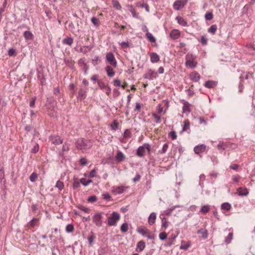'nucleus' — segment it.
<instances>
[{
  "label": "nucleus",
  "mask_w": 255,
  "mask_h": 255,
  "mask_svg": "<svg viewBox=\"0 0 255 255\" xmlns=\"http://www.w3.org/2000/svg\"><path fill=\"white\" fill-rule=\"evenodd\" d=\"M75 145L78 149H86L91 147L92 143L90 140L81 138L77 140Z\"/></svg>",
  "instance_id": "obj_1"
},
{
  "label": "nucleus",
  "mask_w": 255,
  "mask_h": 255,
  "mask_svg": "<svg viewBox=\"0 0 255 255\" xmlns=\"http://www.w3.org/2000/svg\"><path fill=\"white\" fill-rule=\"evenodd\" d=\"M120 214L117 212H113L108 219V224L110 226L117 225V222L120 219Z\"/></svg>",
  "instance_id": "obj_2"
},
{
  "label": "nucleus",
  "mask_w": 255,
  "mask_h": 255,
  "mask_svg": "<svg viewBox=\"0 0 255 255\" xmlns=\"http://www.w3.org/2000/svg\"><path fill=\"white\" fill-rule=\"evenodd\" d=\"M191 58L192 59L195 58V56L193 54H191L190 55L187 54L186 55L185 65L187 67H188L191 69H193L196 67L197 62L194 61L193 60H191Z\"/></svg>",
  "instance_id": "obj_3"
},
{
  "label": "nucleus",
  "mask_w": 255,
  "mask_h": 255,
  "mask_svg": "<svg viewBox=\"0 0 255 255\" xmlns=\"http://www.w3.org/2000/svg\"><path fill=\"white\" fill-rule=\"evenodd\" d=\"M49 139L52 144L54 145H59L63 143V139L57 134H53L49 136Z\"/></svg>",
  "instance_id": "obj_4"
},
{
  "label": "nucleus",
  "mask_w": 255,
  "mask_h": 255,
  "mask_svg": "<svg viewBox=\"0 0 255 255\" xmlns=\"http://www.w3.org/2000/svg\"><path fill=\"white\" fill-rule=\"evenodd\" d=\"M103 214V212L98 213L95 214L93 216V222L97 227H100L102 226V215Z\"/></svg>",
  "instance_id": "obj_5"
},
{
  "label": "nucleus",
  "mask_w": 255,
  "mask_h": 255,
  "mask_svg": "<svg viewBox=\"0 0 255 255\" xmlns=\"http://www.w3.org/2000/svg\"><path fill=\"white\" fill-rule=\"evenodd\" d=\"M106 60L111 65L114 67H117V62L113 53L109 52L107 54Z\"/></svg>",
  "instance_id": "obj_6"
},
{
  "label": "nucleus",
  "mask_w": 255,
  "mask_h": 255,
  "mask_svg": "<svg viewBox=\"0 0 255 255\" xmlns=\"http://www.w3.org/2000/svg\"><path fill=\"white\" fill-rule=\"evenodd\" d=\"M45 105L48 109L54 108L57 106V102L53 96H49L47 98Z\"/></svg>",
  "instance_id": "obj_7"
},
{
  "label": "nucleus",
  "mask_w": 255,
  "mask_h": 255,
  "mask_svg": "<svg viewBox=\"0 0 255 255\" xmlns=\"http://www.w3.org/2000/svg\"><path fill=\"white\" fill-rule=\"evenodd\" d=\"M187 1V0H176L173 3V8L175 10H179L184 7Z\"/></svg>",
  "instance_id": "obj_8"
},
{
  "label": "nucleus",
  "mask_w": 255,
  "mask_h": 255,
  "mask_svg": "<svg viewBox=\"0 0 255 255\" xmlns=\"http://www.w3.org/2000/svg\"><path fill=\"white\" fill-rule=\"evenodd\" d=\"M157 77V73L155 71L149 69L146 73L143 75V78L149 80H152L153 78H156Z\"/></svg>",
  "instance_id": "obj_9"
},
{
  "label": "nucleus",
  "mask_w": 255,
  "mask_h": 255,
  "mask_svg": "<svg viewBox=\"0 0 255 255\" xmlns=\"http://www.w3.org/2000/svg\"><path fill=\"white\" fill-rule=\"evenodd\" d=\"M37 79L40 81L42 86L46 85V78L44 74V71L43 69L40 70H37Z\"/></svg>",
  "instance_id": "obj_10"
},
{
  "label": "nucleus",
  "mask_w": 255,
  "mask_h": 255,
  "mask_svg": "<svg viewBox=\"0 0 255 255\" xmlns=\"http://www.w3.org/2000/svg\"><path fill=\"white\" fill-rule=\"evenodd\" d=\"M87 89H80L77 99L80 101L84 100L87 97Z\"/></svg>",
  "instance_id": "obj_11"
},
{
  "label": "nucleus",
  "mask_w": 255,
  "mask_h": 255,
  "mask_svg": "<svg viewBox=\"0 0 255 255\" xmlns=\"http://www.w3.org/2000/svg\"><path fill=\"white\" fill-rule=\"evenodd\" d=\"M206 146L205 144H202L194 147V151L195 153L199 154L204 152L206 150Z\"/></svg>",
  "instance_id": "obj_12"
},
{
  "label": "nucleus",
  "mask_w": 255,
  "mask_h": 255,
  "mask_svg": "<svg viewBox=\"0 0 255 255\" xmlns=\"http://www.w3.org/2000/svg\"><path fill=\"white\" fill-rule=\"evenodd\" d=\"M145 248V243L144 241L141 240L137 242L135 251L138 252H142Z\"/></svg>",
  "instance_id": "obj_13"
},
{
  "label": "nucleus",
  "mask_w": 255,
  "mask_h": 255,
  "mask_svg": "<svg viewBox=\"0 0 255 255\" xmlns=\"http://www.w3.org/2000/svg\"><path fill=\"white\" fill-rule=\"evenodd\" d=\"M145 148L144 146V144L143 145L140 146L136 149V155L139 157H143L145 155Z\"/></svg>",
  "instance_id": "obj_14"
},
{
  "label": "nucleus",
  "mask_w": 255,
  "mask_h": 255,
  "mask_svg": "<svg viewBox=\"0 0 255 255\" xmlns=\"http://www.w3.org/2000/svg\"><path fill=\"white\" fill-rule=\"evenodd\" d=\"M189 77L190 80L194 82H198L201 78L200 74L197 72L191 73L189 75Z\"/></svg>",
  "instance_id": "obj_15"
},
{
  "label": "nucleus",
  "mask_w": 255,
  "mask_h": 255,
  "mask_svg": "<svg viewBox=\"0 0 255 255\" xmlns=\"http://www.w3.org/2000/svg\"><path fill=\"white\" fill-rule=\"evenodd\" d=\"M127 7L128 9L131 13L133 17L140 19V17L139 16L138 13L136 12L135 9L132 5H127Z\"/></svg>",
  "instance_id": "obj_16"
},
{
  "label": "nucleus",
  "mask_w": 255,
  "mask_h": 255,
  "mask_svg": "<svg viewBox=\"0 0 255 255\" xmlns=\"http://www.w3.org/2000/svg\"><path fill=\"white\" fill-rule=\"evenodd\" d=\"M169 35L171 39L176 40L180 36V32L178 29H173L170 32Z\"/></svg>",
  "instance_id": "obj_17"
},
{
  "label": "nucleus",
  "mask_w": 255,
  "mask_h": 255,
  "mask_svg": "<svg viewBox=\"0 0 255 255\" xmlns=\"http://www.w3.org/2000/svg\"><path fill=\"white\" fill-rule=\"evenodd\" d=\"M136 231L144 237H146L147 234L150 232L149 230L142 226L138 227Z\"/></svg>",
  "instance_id": "obj_18"
},
{
  "label": "nucleus",
  "mask_w": 255,
  "mask_h": 255,
  "mask_svg": "<svg viewBox=\"0 0 255 255\" xmlns=\"http://www.w3.org/2000/svg\"><path fill=\"white\" fill-rule=\"evenodd\" d=\"M183 106L182 108V112L183 113H185L186 112L190 113L191 110L190 108L191 105L188 101L183 100Z\"/></svg>",
  "instance_id": "obj_19"
},
{
  "label": "nucleus",
  "mask_w": 255,
  "mask_h": 255,
  "mask_svg": "<svg viewBox=\"0 0 255 255\" xmlns=\"http://www.w3.org/2000/svg\"><path fill=\"white\" fill-rule=\"evenodd\" d=\"M237 193L240 196H245L249 194V191L246 187H239L237 189Z\"/></svg>",
  "instance_id": "obj_20"
},
{
  "label": "nucleus",
  "mask_w": 255,
  "mask_h": 255,
  "mask_svg": "<svg viewBox=\"0 0 255 255\" xmlns=\"http://www.w3.org/2000/svg\"><path fill=\"white\" fill-rule=\"evenodd\" d=\"M124 186H113L112 192L117 194H121L124 192Z\"/></svg>",
  "instance_id": "obj_21"
},
{
  "label": "nucleus",
  "mask_w": 255,
  "mask_h": 255,
  "mask_svg": "<svg viewBox=\"0 0 255 255\" xmlns=\"http://www.w3.org/2000/svg\"><path fill=\"white\" fill-rule=\"evenodd\" d=\"M218 82L215 81L208 80L205 83L204 86L207 88H213L217 85Z\"/></svg>",
  "instance_id": "obj_22"
},
{
  "label": "nucleus",
  "mask_w": 255,
  "mask_h": 255,
  "mask_svg": "<svg viewBox=\"0 0 255 255\" xmlns=\"http://www.w3.org/2000/svg\"><path fill=\"white\" fill-rule=\"evenodd\" d=\"M156 219V215L155 212L151 213L148 218V223L149 225H152L155 223Z\"/></svg>",
  "instance_id": "obj_23"
},
{
  "label": "nucleus",
  "mask_w": 255,
  "mask_h": 255,
  "mask_svg": "<svg viewBox=\"0 0 255 255\" xmlns=\"http://www.w3.org/2000/svg\"><path fill=\"white\" fill-rule=\"evenodd\" d=\"M197 234H202V238L203 239L205 240L208 238V233L207 229L201 228L197 231Z\"/></svg>",
  "instance_id": "obj_24"
},
{
  "label": "nucleus",
  "mask_w": 255,
  "mask_h": 255,
  "mask_svg": "<svg viewBox=\"0 0 255 255\" xmlns=\"http://www.w3.org/2000/svg\"><path fill=\"white\" fill-rule=\"evenodd\" d=\"M150 61L153 63H156L159 61V55L155 52H151L150 54Z\"/></svg>",
  "instance_id": "obj_25"
},
{
  "label": "nucleus",
  "mask_w": 255,
  "mask_h": 255,
  "mask_svg": "<svg viewBox=\"0 0 255 255\" xmlns=\"http://www.w3.org/2000/svg\"><path fill=\"white\" fill-rule=\"evenodd\" d=\"M125 158L124 154L120 150H118L115 156V159L117 161L120 162L123 161Z\"/></svg>",
  "instance_id": "obj_26"
},
{
  "label": "nucleus",
  "mask_w": 255,
  "mask_h": 255,
  "mask_svg": "<svg viewBox=\"0 0 255 255\" xmlns=\"http://www.w3.org/2000/svg\"><path fill=\"white\" fill-rule=\"evenodd\" d=\"M159 218L161 219V227L166 229L169 226V223L167 221L165 217H163L162 215H160Z\"/></svg>",
  "instance_id": "obj_27"
},
{
  "label": "nucleus",
  "mask_w": 255,
  "mask_h": 255,
  "mask_svg": "<svg viewBox=\"0 0 255 255\" xmlns=\"http://www.w3.org/2000/svg\"><path fill=\"white\" fill-rule=\"evenodd\" d=\"M105 70L107 72V75L110 77H113L115 74V72L112 67L110 66H107L105 67Z\"/></svg>",
  "instance_id": "obj_28"
},
{
  "label": "nucleus",
  "mask_w": 255,
  "mask_h": 255,
  "mask_svg": "<svg viewBox=\"0 0 255 255\" xmlns=\"http://www.w3.org/2000/svg\"><path fill=\"white\" fill-rule=\"evenodd\" d=\"M96 239V236H95L94 233L93 232H91V235H89L88 237V241L89 243V246L91 247L93 246V242Z\"/></svg>",
  "instance_id": "obj_29"
},
{
  "label": "nucleus",
  "mask_w": 255,
  "mask_h": 255,
  "mask_svg": "<svg viewBox=\"0 0 255 255\" xmlns=\"http://www.w3.org/2000/svg\"><path fill=\"white\" fill-rule=\"evenodd\" d=\"M176 20H177L178 23L184 26H187V21L183 18L182 17L178 16L176 17Z\"/></svg>",
  "instance_id": "obj_30"
},
{
  "label": "nucleus",
  "mask_w": 255,
  "mask_h": 255,
  "mask_svg": "<svg viewBox=\"0 0 255 255\" xmlns=\"http://www.w3.org/2000/svg\"><path fill=\"white\" fill-rule=\"evenodd\" d=\"M24 129L27 132H31L34 135L36 131L35 128L32 125H26L24 127Z\"/></svg>",
  "instance_id": "obj_31"
},
{
  "label": "nucleus",
  "mask_w": 255,
  "mask_h": 255,
  "mask_svg": "<svg viewBox=\"0 0 255 255\" xmlns=\"http://www.w3.org/2000/svg\"><path fill=\"white\" fill-rule=\"evenodd\" d=\"M23 36L26 40L32 39L34 37L33 34L30 31H24Z\"/></svg>",
  "instance_id": "obj_32"
},
{
  "label": "nucleus",
  "mask_w": 255,
  "mask_h": 255,
  "mask_svg": "<svg viewBox=\"0 0 255 255\" xmlns=\"http://www.w3.org/2000/svg\"><path fill=\"white\" fill-rule=\"evenodd\" d=\"M232 208L231 205L228 202H225L221 205V208L223 210L228 211Z\"/></svg>",
  "instance_id": "obj_33"
},
{
  "label": "nucleus",
  "mask_w": 255,
  "mask_h": 255,
  "mask_svg": "<svg viewBox=\"0 0 255 255\" xmlns=\"http://www.w3.org/2000/svg\"><path fill=\"white\" fill-rule=\"evenodd\" d=\"M146 38L151 43H156V39L150 32H147L145 34Z\"/></svg>",
  "instance_id": "obj_34"
},
{
  "label": "nucleus",
  "mask_w": 255,
  "mask_h": 255,
  "mask_svg": "<svg viewBox=\"0 0 255 255\" xmlns=\"http://www.w3.org/2000/svg\"><path fill=\"white\" fill-rule=\"evenodd\" d=\"M64 62L66 65L69 66L71 69H73L75 68L74 61L71 59H64Z\"/></svg>",
  "instance_id": "obj_35"
},
{
  "label": "nucleus",
  "mask_w": 255,
  "mask_h": 255,
  "mask_svg": "<svg viewBox=\"0 0 255 255\" xmlns=\"http://www.w3.org/2000/svg\"><path fill=\"white\" fill-rule=\"evenodd\" d=\"M210 210V207L209 205H204L201 207L200 212L204 214H206L209 212Z\"/></svg>",
  "instance_id": "obj_36"
},
{
  "label": "nucleus",
  "mask_w": 255,
  "mask_h": 255,
  "mask_svg": "<svg viewBox=\"0 0 255 255\" xmlns=\"http://www.w3.org/2000/svg\"><path fill=\"white\" fill-rule=\"evenodd\" d=\"M62 42L64 44L71 46L73 43V38L72 37H68L63 39Z\"/></svg>",
  "instance_id": "obj_37"
},
{
  "label": "nucleus",
  "mask_w": 255,
  "mask_h": 255,
  "mask_svg": "<svg viewBox=\"0 0 255 255\" xmlns=\"http://www.w3.org/2000/svg\"><path fill=\"white\" fill-rule=\"evenodd\" d=\"M80 182L77 178H74L72 187L74 190L77 189L80 187Z\"/></svg>",
  "instance_id": "obj_38"
},
{
  "label": "nucleus",
  "mask_w": 255,
  "mask_h": 255,
  "mask_svg": "<svg viewBox=\"0 0 255 255\" xmlns=\"http://www.w3.org/2000/svg\"><path fill=\"white\" fill-rule=\"evenodd\" d=\"M112 3L113 5V7L117 10H121L122 8V6L119 3V2L117 0H112Z\"/></svg>",
  "instance_id": "obj_39"
},
{
  "label": "nucleus",
  "mask_w": 255,
  "mask_h": 255,
  "mask_svg": "<svg viewBox=\"0 0 255 255\" xmlns=\"http://www.w3.org/2000/svg\"><path fill=\"white\" fill-rule=\"evenodd\" d=\"M217 26L216 24L212 25L208 30V32L212 35H214L217 31Z\"/></svg>",
  "instance_id": "obj_40"
},
{
  "label": "nucleus",
  "mask_w": 255,
  "mask_h": 255,
  "mask_svg": "<svg viewBox=\"0 0 255 255\" xmlns=\"http://www.w3.org/2000/svg\"><path fill=\"white\" fill-rule=\"evenodd\" d=\"M119 123L117 120H114L110 125V128L112 130H116L118 129Z\"/></svg>",
  "instance_id": "obj_41"
},
{
  "label": "nucleus",
  "mask_w": 255,
  "mask_h": 255,
  "mask_svg": "<svg viewBox=\"0 0 255 255\" xmlns=\"http://www.w3.org/2000/svg\"><path fill=\"white\" fill-rule=\"evenodd\" d=\"M120 229L122 233H126L128 230V224L127 223H123L121 225Z\"/></svg>",
  "instance_id": "obj_42"
},
{
  "label": "nucleus",
  "mask_w": 255,
  "mask_h": 255,
  "mask_svg": "<svg viewBox=\"0 0 255 255\" xmlns=\"http://www.w3.org/2000/svg\"><path fill=\"white\" fill-rule=\"evenodd\" d=\"M39 221L38 218H33L28 223V226L30 228H33L35 226V223Z\"/></svg>",
  "instance_id": "obj_43"
},
{
  "label": "nucleus",
  "mask_w": 255,
  "mask_h": 255,
  "mask_svg": "<svg viewBox=\"0 0 255 255\" xmlns=\"http://www.w3.org/2000/svg\"><path fill=\"white\" fill-rule=\"evenodd\" d=\"M91 22L95 26H98L100 24V22L99 19L95 16H93L92 17Z\"/></svg>",
  "instance_id": "obj_44"
},
{
  "label": "nucleus",
  "mask_w": 255,
  "mask_h": 255,
  "mask_svg": "<svg viewBox=\"0 0 255 255\" xmlns=\"http://www.w3.org/2000/svg\"><path fill=\"white\" fill-rule=\"evenodd\" d=\"M64 185L63 182L58 180L56 183L55 187L57 188L59 190H62L64 188Z\"/></svg>",
  "instance_id": "obj_45"
},
{
  "label": "nucleus",
  "mask_w": 255,
  "mask_h": 255,
  "mask_svg": "<svg viewBox=\"0 0 255 255\" xmlns=\"http://www.w3.org/2000/svg\"><path fill=\"white\" fill-rule=\"evenodd\" d=\"M74 229V226L73 224H68L66 227V232L68 233H71L73 232Z\"/></svg>",
  "instance_id": "obj_46"
},
{
  "label": "nucleus",
  "mask_w": 255,
  "mask_h": 255,
  "mask_svg": "<svg viewBox=\"0 0 255 255\" xmlns=\"http://www.w3.org/2000/svg\"><path fill=\"white\" fill-rule=\"evenodd\" d=\"M48 115L50 117H56L57 112L54 110V108L49 109Z\"/></svg>",
  "instance_id": "obj_47"
},
{
  "label": "nucleus",
  "mask_w": 255,
  "mask_h": 255,
  "mask_svg": "<svg viewBox=\"0 0 255 255\" xmlns=\"http://www.w3.org/2000/svg\"><path fill=\"white\" fill-rule=\"evenodd\" d=\"M233 234L232 233H230L226 237L225 240V243L227 244H229L231 243L233 239Z\"/></svg>",
  "instance_id": "obj_48"
},
{
  "label": "nucleus",
  "mask_w": 255,
  "mask_h": 255,
  "mask_svg": "<svg viewBox=\"0 0 255 255\" xmlns=\"http://www.w3.org/2000/svg\"><path fill=\"white\" fill-rule=\"evenodd\" d=\"M189 126H190V123H189V121L188 120L185 121L184 122V125L183 126L182 130L181 132L186 131L187 129V128H189Z\"/></svg>",
  "instance_id": "obj_49"
},
{
  "label": "nucleus",
  "mask_w": 255,
  "mask_h": 255,
  "mask_svg": "<svg viewBox=\"0 0 255 255\" xmlns=\"http://www.w3.org/2000/svg\"><path fill=\"white\" fill-rule=\"evenodd\" d=\"M159 238L161 241H165L167 238V234L165 232H161L159 235Z\"/></svg>",
  "instance_id": "obj_50"
},
{
  "label": "nucleus",
  "mask_w": 255,
  "mask_h": 255,
  "mask_svg": "<svg viewBox=\"0 0 255 255\" xmlns=\"http://www.w3.org/2000/svg\"><path fill=\"white\" fill-rule=\"evenodd\" d=\"M213 18V14L212 12H207L205 15V18L206 20H211Z\"/></svg>",
  "instance_id": "obj_51"
},
{
  "label": "nucleus",
  "mask_w": 255,
  "mask_h": 255,
  "mask_svg": "<svg viewBox=\"0 0 255 255\" xmlns=\"http://www.w3.org/2000/svg\"><path fill=\"white\" fill-rule=\"evenodd\" d=\"M168 148V144L167 143H165L163 144L161 150H159L158 151V152L160 154L165 153L166 152Z\"/></svg>",
  "instance_id": "obj_52"
},
{
  "label": "nucleus",
  "mask_w": 255,
  "mask_h": 255,
  "mask_svg": "<svg viewBox=\"0 0 255 255\" xmlns=\"http://www.w3.org/2000/svg\"><path fill=\"white\" fill-rule=\"evenodd\" d=\"M39 148V144L37 143H36L33 148L31 150V153H36L38 152Z\"/></svg>",
  "instance_id": "obj_53"
},
{
  "label": "nucleus",
  "mask_w": 255,
  "mask_h": 255,
  "mask_svg": "<svg viewBox=\"0 0 255 255\" xmlns=\"http://www.w3.org/2000/svg\"><path fill=\"white\" fill-rule=\"evenodd\" d=\"M144 146L145 147V150L146 149L148 154H150L153 150L151 147V145L147 143H144Z\"/></svg>",
  "instance_id": "obj_54"
},
{
  "label": "nucleus",
  "mask_w": 255,
  "mask_h": 255,
  "mask_svg": "<svg viewBox=\"0 0 255 255\" xmlns=\"http://www.w3.org/2000/svg\"><path fill=\"white\" fill-rule=\"evenodd\" d=\"M0 179L1 181H2L3 180V182H5V180L4 179V168L3 167H2L0 169Z\"/></svg>",
  "instance_id": "obj_55"
},
{
  "label": "nucleus",
  "mask_w": 255,
  "mask_h": 255,
  "mask_svg": "<svg viewBox=\"0 0 255 255\" xmlns=\"http://www.w3.org/2000/svg\"><path fill=\"white\" fill-rule=\"evenodd\" d=\"M191 246V242L188 241L186 245H181L179 248L180 250H187Z\"/></svg>",
  "instance_id": "obj_56"
},
{
  "label": "nucleus",
  "mask_w": 255,
  "mask_h": 255,
  "mask_svg": "<svg viewBox=\"0 0 255 255\" xmlns=\"http://www.w3.org/2000/svg\"><path fill=\"white\" fill-rule=\"evenodd\" d=\"M97 200V197L95 195L91 196L87 199V201L89 203H94Z\"/></svg>",
  "instance_id": "obj_57"
},
{
  "label": "nucleus",
  "mask_w": 255,
  "mask_h": 255,
  "mask_svg": "<svg viewBox=\"0 0 255 255\" xmlns=\"http://www.w3.org/2000/svg\"><path fill=\"white\" fill-rule=\"evenodd\" d=\"M37 174L36 172H33L29 177V180L31 182H34L37 178Z\"/></svg>",
  "instance_id": "obj_58"
},
{
  "label": "nucleus",
  "mask_w": 255,
  "mask_h": 255,
  "mask_svg": "<svg viewBox=\"0 0 255 255\" xmlns=\"http://www.w3.org/2000/svg\"><path fill=\"white\" fill-rule=\"evenodd\" d=\"M106 253V250L104 248L100 247L98 250V255H105Z\"/></svg>",
  "instance_id": "obj_59"
},
{
  "label": "nucleus",
  "mask_w": 255,
  "mask_h": 255,
  "mask_svg": "<svg viewBox=\"0 0 255 255\" xmlns=\"http://www.w3.org/2000/svg\"><path fill=\"white\" fill-rule=\"evenodd\" d=\"M131 136V133L129 129H126L124 132V136L126 138H129Z\"/></svg>",
  "instance_id": "obj_60"
},
{
  "label": "nucleus",
  "mask_w": 255,
  "mask_h": 255,
  "mask_svg": "<svg viewBox=\"0 0 255 255\" xmlns=\"http://www.w3.org/2000/svg\"><path fill=\"white\" fill-rule=\"evenodd\" d=\"M8 54L9 56H13L16 55V50L13 48L9 49L8 50Z\"/></svg>",
  "instance_id": "obj_61"
},
{
  "label": "nucleus",
  "mask_w": 255,
  "mask_h": 255,
  "mask_svg": "<svg viewBox=\"0 0 255 255\" xmlns=\"http://www.w3.org/2000/svg\"><path fill=\"white\" fill-rule=\"evenodd\" d=\"M92 61L94 66H96L101 61L98 56H95L94 59H93Z\"/></svg>",
  "instance_id": "obj_62"
},
{
  "label": "nucleus",
  "mask_w": 255,
  "mask_h": 255,
  "mask_svg": "<svg viewBox=\"0 0 255 255\" xmlns=\"http://www.w3.org/2000/svg\"><path fill=\"white\" fill-rule=\"evenodd\" d=\"M169 136L171 137L172 140H174L177 138V134L175 131H171L169 133Z\"/></svg>",
  "instance_id": "obj_63"
},
{
  "label": "nucleus",
  "mask_w": 255,
  "mask_h": 255,
  "mask_svg": "<svg viewBox=\"0 0 255 255\" xmlns=\"http://www.w3.org/2000/svg\"><path fill=\"white\" fill-rule=\"evenodd\" d=\"M249 75L250 73L245 74L244 73L243 74L241 75V76L240 77V79H241V81H243L244 79H248L249 78Z\"/></svg>",
  "instance_id": "obj_64"
}]
</instances>
